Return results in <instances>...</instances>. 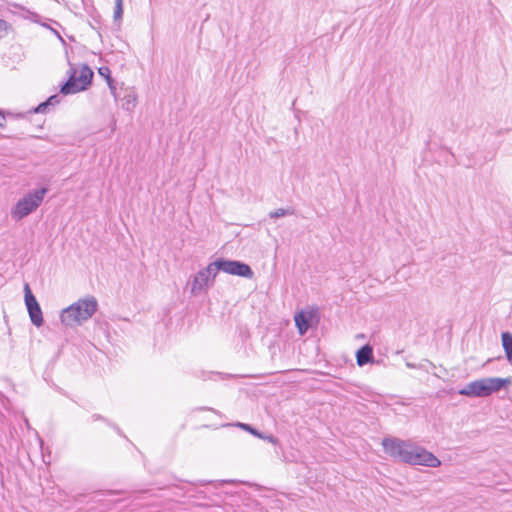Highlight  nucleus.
<instances>
[{"mask_svg": "<svg viewBox=\"0 0 512 512\" xmlns=\"http://www.w3.org/2000/svg\"><path fill=\"white\" fill-rule=\"evenodd\" d=\"M503 386H464L458 390V394L469 397H486L497 392Z\"/></svg>", "mask_w": 512, "mask_h": 512, "instance_id": "obj_8", "label": "nucleus"}, {"mask_svg": "<svg viewBox=\"0 0 512 512\" xmlns=\"http://www.w3.org/2000/svg\"><path fill=\"white\" fill-rule=\"evenodd\" d=\"M45 102H46V104H47L48 106H54V105H56V104H58V103H59V97H58V95H57V94H55V95H51L50 97H48V98L46 99V101H45Z\"/></svg>", "mask_w": 512, "mask_h": 512, "instance_id": "obj_19", "label": "nucleus"}, {"mask_svg": "<svg viewBox=\"0 0 512 512\" xmlns=\"http://www.w3.org/2000/svg\"><path fill=\"white\" fill-rule=\"evenodd\" d=\"M259 438L266 440L273 445H279V440L276 437H274L273 435H264L263 434V437H259Z\"/></svg>", "mask_w": 512, "mask_h": 512, "instance_id": "obj_20", "label": "nucleus"}, {"mask_svg": "<svg viewBox=\"0 0 512 512\" xmlns=\"http://www.w3.org/2000/svg\"><path fill=\"white\" fill-rule=\"evenodd\" d=\"M98 419H101V417L99 415H93L92 416V420L95 421V420H98Z\"/></svg>", "mask_w": 512, "mask_h": 512, "instance_id": "obj_24", "label": "nucleus"}, {"mask_svg": "<svg viewBox=\"0 0 512 512\" xmlns=\"http://www.w3.org/2000/svg\"><path fill=\"white\" fill-rule=\"evenodd\" d=\"M233 425L249 432L250 434L254 435L255 437H258V438L263 437V433L259 432L258 430H256L249 424L237 422L236 424H233Z\"/></svg>", "mask_w": 512, "mask_h": 512, "instance_id": "obj_13", "label": "nucleus"}, {"mask_svg": "<svg viewBox=\"0 0 512 512\" xmlns=\"http://www.w3.org/2000/svg\"><path fill=\"white\" fill-rule=\"evenodd\" d=\"M382 446L387 455L409 465H420L431 468H436L441 465V461L433 453L410 440L385 437L382 440Z\"/></svg>", "mask_w": 512, "mask_h": 512, "instance_id": "obj_1", "label": "nucleus"}, {"mask_svg": "<svg viewBox=\"0 0 512 512\" xmlns=\"http://www.w3.org/2000/svg\"><path fill=\"white\" fill-rule=\"evenodd\" d=\"M214 265V275L213 278L216 277L218 271L225 272L230 275H235L247 279H252L254 276V272L252 268L239 260H230L226 258H218L213 262Z\"/></svg>", "mask_w": 512, "mask_h": 512, "instance_id": "obj_5", "label": "nucleus"}, {"mask_svg": "<svg viewBox=\"0 0 512 512\" xmlns=\"http://www.w3.org/2000/svg\"><path fill=\"white\" fill-rule=\"evenodd\" d=\"M373 359V348L369 344L363 345L356 352V361L360 367L372 362Z\"/></svg>", "mask_w": 512, "mask_h": 512, "instance_id": "obj_10", "label": "nucleus"}, {"mask_svg": "<svg viewBox=\"0 0 512 512\" xmlns=\"http://www.w3.org/2000/svg\"><path fill=\"white\" fill-rule=\"evenodd\" d=\"M294 321L299 334L303 336L311 326L312 314L309 312L300 311L295 314Z\"/></svg>", "mask_w": 512, "mask_h": 512, "instance_id": "obj_9", "label": "nucleus"}, {"mask_svg": "<svg viewBox=\"0 0 512 512\" xmlns=\"http://www.w3.org/2000/svg\"><path fill=\"white\" fill-rule=\"evenodd\" d=\"M9 27V24L5 20L0 19V38L4 36L2 33H7Z\"/></svg>", "mask_w": 512, "mask_h": 512, "instance_id": "obj_21", "label": "nucleus"}, {"mask_svg": "<svg viewBox=\"0 0 512 512\" xmlns=\"http://www.w3.org/2000/svg\"><path fill=\"white\" fill-rule=\"evenodd\" d=\"M24 300L31 323L36 327H41L44 323L42 309L28 283L24 284Z\"/></svg>", "mask_w": 512, "mask_h": 512, "instance_id": "obj_6", "label": "nucleus"}, {"mask_svg": "<svg viewBox=\"0 0 512 512\" xmlns=\"http://www.w3.org/2000/svg\"><path fill=\"white\" fill-rule=\"evenodd\" d=\"M294 213V210L293 209H283V208H279V209H276L274 211H271L269 213V216L270 218H280V217H283V216H286V215H292Z\"/></svg>", "mask_w": 512, "mask_h": 512, "instance_id": "obj_15", "label": "nucleus"}, {"mask_svg": "<svg viewBox=\"0 0 512 512\" xmlns=\"http://www.w3.org/2000/svg\"><path fill=\"white\" fill-rule=\"evenodd\" d=\"M123 16V0H115V7H114V21H119L122 19Z\"/></svg>", "mask_w": 512, "mask_h": 512, "instance_id": "obj_14", "label": "nucleus"}, {"mask_svg": "<svg viewBox=\"0 0 512 512\" xmlns=\"http://www.w3.org/2000/svg\"><path fill=\"white\" fill-rule=\"evenodd\" d=\"M125 102L122 104V107L127 111L133 109L136 105V98L132 95H127L124 98Z\"/></svg>", "mask_w": 512, "mask_h": 512, "instance_id": "obj_16", "label": "nucleus"}, {"mask_svg": "<svg viewBox=\"0 0 512 512\" xmlns=\"http://www.w3.org/2000/svg\"><path fill=\"white\" fill-rule=\"evenodd\" d=\"M502 346L508 362L512 365V333L509 331L501 334Z\"/></svg>", "mask_w": 512, "mask_h": 512, "instance_id": "obj_11", "label": "nucleus"}, {"mask_svg": "<svg viewBox=\"0 0 512 512\" xmlns=\"http://www.w3.org/2000/svg\"><path fill=\"white\" fill-rule=\"evenodd\" d=\"M213 262L210 263L206 268L201 269L195 276L192 282L191 292L192 294H199L205 288L209 286V283L213 282L215 278Z\"/></svg>", "mask_w": 512, "mask_h": 512, "instance_id": "obj_7", "label": "nucleus"}, {"mask_svg": "<svg viewBox=\"0 0 512 512\" xmlns=\"http://www.w3.org/2000/svg\"><path fill=\"white\" fill-rule=\"evenodd\" d=\"M98 73L100 76H102L103 78L107 80H109V78H112L111 77V70L109 69V67L107 66H102L98 69Z\"/></svg>", "mask_w": 512, "mask_h": 512, "instance_id": "obj_17", "label": "nucleus"}, {"mask_svg": "<svg viewBox=\"0 0 512 512\" xmlns=\"http://www.w3.org/2000/svg\"><path fill=\"white\" fill-rule=\"evenodd\" d=\"M49 106L46 104V102L40 103L37 107L33 109L34 113H43Z\"/></svg>", "mask_w": 512, "mask_h": 512, "instance_id": "obj_22", "label": "nucleus"}, {"mask_svg": "<svg viewBox=\"0 0 512 512\" xmlns=\"http://www.w3.org/2000/svg\"><path fill=\"white\" fill-rule=\"evenodd\" d=\"M48 187H41L25 194L11 209V217L16 221L27 217L34 212L43 202L48 193Z\"/></svg>", "mask_w": 512, "mask_h": 512, "instance_id": "obj_3", "label": "nucleus"}, {"mask_svg": "<svg viewBox=\"0 0 512 512\" xmlns=\"http://www.w3.org/2000/svg\"><path fill=\"white\" fill-rule=\"evenodd\" d=\"M108 87L111 91V94L114 96L115 99H117V93H116V84L113 78H109L107 80Z\"/></svg>", "mask_w": 512, "mask_h": 512, "instance_id": "obj_18", "label": "nucleus"}, {"mask_svg": "<svg viewBox=\"0 0 512 512\" xmlns=\"http://www.w3.org/2000/svg\"><path fill=\"white\" fill-rule=\"evenodd\" d=\"M511 377L508 378H499V377H492V378H482L478 380H473L469 382L468 384H511Z\"/></svg>", "mask_w": 512, "mask_h": 512, "instance_id": "obj_12", "label": "nucleus"}, {"mask_svg": "<svg viewBox=\"0 0 512 512\" xmlns=\"http://www.w3.org/2000/svg\"><path fill=\"white\" fill-rule=\"evenodd\" d=\"M4 121H5V117L2 114V112L0 111V128L4 127Z\"/></svg>", "mask_w": 512, "mask_h": 512, "instance_id": "obj_23", "label": "nucleus"}, {"mask_svg": "<svg viewBox=\"0 0 512 512\" xmlns=\"http://www.w3.org/2000/svg\"><path fill=\"white\" fill-rule=\"evenodd\" d=\"M68 74L69 77L67 81L60 86V93L63 95L75 94L87 90L94 76L93 70L87 64L82 65L78 77L76 76V69L72 66L68 70Z\"/></svg>", "mask_w": 512, "mask_h": 512, "instance_id": "obj_4", "label": "nucleus"}, {"mask_svg": "<svg viewBox=\"0 0 512 512\" xmlns=\"http://www.w3.org/2000/svg\"><path fill=\"white\" fill-rule=\"evenodd\" d=\"M113 428L117 431L119 435H122L121 430L117 426H113Z\"/></svg>", "mask_w": 512, "mask_h": 512, "instance_id": "obj_25", "label": "nucleus"}, {"mask_svg": "<svg viewBox=\"0 0 512 512\" xmlns=\"http://www.w3.org/2000/svg\"><path fill=\"white\" fill-rule=\"evenodd\" d=\"M97 308L98 302L94 296L79 299L61 311V322L68 327L79 326L91 318L97 311Z\"/></svg>", "mask_w": 512, "mask_h": 512, "instance_id": "obj_2", "label": "nucleus"}, {"mask_svg": "<svg viewBox=\"0 0 512 512\" xmlns=\"http://www.w3.org/2000/svg\"><path fill=\"white\" fill-rule=\"evenodd\" d=\"M24 421H25V425H26L27 427H29V422H28V420L25 418V419H24Z\"/></svg>", "mask_w": 512, "mask_h": 512, "instance_id": "obj_26", "label": "nucleus"}]
</instances>
